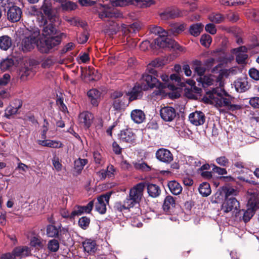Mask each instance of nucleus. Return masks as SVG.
<instances>
[{"instance_id":"1","label":"nucleus","mask_w":259,"mask_h":259,"mask_svg":"<svg viewBox=\"0 0 259 259\" xmlns=\"http://www.w3.org/2000/svg\"><path fill=\"white\" fill-rule=\"evenodd\" d=\"M61 42L59 37H51L42 40L39 30L37 28L26 29L18 44L19 49L23 52H29L37 46L38 50L42 53H48L53 47Z\"/></svg>"},{"instance_id":"2","label":"nucleus","mask_w":259,"mask_h":259,"mask_svg":"<svg viewBox=\"0 0 259 259\" xmlns=\"http://www.w3.org/2000/svg\"><path fill=\"white\" fill-rule=\"evenodd\" d=\"M207 95L210 103L217 108L225 107L232 110L240 108L239 106L232 104L233 98L225 91L223 87L213 89Z\"/></svg>"},{"instance_id":"3","label":"nucleus","mask_w":259,"mask_h":259,"mask_svg":"<svg viewBox=\"0 0 259 259\" xmlns=\"http://www.w3.org/2000/svg\"><path fill=\"white\" fill-rule=\"evenodd\" d=\"M31 13L37 16V20L40 26H44V29L42 30V35L46 37L49 36L46 39H50L51 37H58L60 38V37L58 36H53L56 33V29L53 26L52 23L53 22H51V23L49 25H47V20L45 17L44 16L43 14L39 11L36 6H33L31 8ZM61 40V39H60Z\"/></svg>"},{"instance_id":"4","label":"nucleus","mask_w":259,"mask_h":259,"mask_svg":"<svg viewBox=\"0 0 259 259\" xmlns=\"http://www.w3.org/2000/svg\"><path fill=\"white\" fill-rule=\"evenodd\" d=\"M114 6L113 4H102L99 1V2L96 5V10L98 14L99 17L103 20H106L121 17V14L114 8Z\"/></svg>"},{"instance_id":"5","label":"nucleus","mask_w":259,"mask_h":259,"mask_svg":"<svg viewBox=\"0 0 259 259\" xmlns=\"http://www.w3.org/2000/svg\"><path fill=\"white\" fill-rule=\"evenodd\" d=\"M160 77L164 81L163 83H161L163 87L160 88V90L168 88L169 90L174 91L177 89L178 85H182L181 79L177 74H172L169 77L167 75L163 74L160 76Z\"/></svg>"},{"instance_id":"6","label":"nucleus","mask_w":259,"mask_h":259,"mask_svg":"<svg viewBox=\"0 0 259 259\" xmlns=\"http://www.w3.org/2000/svg\"><path fill=\"white\" fill-rule=\"evenodd\" d=\"M155 76H157V74L154 75L152 74H149L145 73L143 74L142 80L143 82H145L146 85L143 87L144 90H148V88H156L160 90V88L163 86L160 82L157 79Z\"/></svg>"},{"instance_id":"7","label":"nucleus","mask_w":259,"mask_h":259,"mask_svg":"<svg viewBox=\"0 0 259 259\" xmlns=\"http://www.w3.org/2000/svg\"><path fill=\"white\" fill-rule=\"evenodd\" d=\"M113 100L112 105L116 110H119L124 107L125 102L128 99L127 97L123 96L120 92H115L111 95Z\"/></svg>"},{"instance_id":"8","label":"nucleus","mask_w":259,"mask_h":259,"mask_svg":"<svg viewBox=\"0 0 259 259\" xmlns=\"http://www.w3.org/2000/svg\"><path fill=\"white\" fill-rule=\"evenodd\" d=\"M110 194L106 193L97 198L95 203L96 210L101 214H104L106 211V206L108 204Z\"/></svg>"},{"instance_id":"9","label":"nucleus","mask_w":259,"mask_h":259,"mask_svg":"<svg viewBox=\"0 0 259 259\" xmlns=\"http://www.w3.org/2000/svg\"><path fill=\"white\" fill-rule=\"evenodd\" d=\"M189 121L195 126L203 125L205 121V114L200 111H195L189 115Z\"/></svg>"},{"instance_id":"10","label":"nucleus","mask_w":259,"mask_h":259,"mask_svg":"<svg viewBox=\"0 0 259 259\" xmlns=\"http://www.w3.org/2000/svg\"><path fill=\"white\" fill-rule=\"evenodd\" d=\"M160 115L164 121L170 122L176 117V111L172 107H164L160 109Z\"/></svg>"},{"instance_id":"11","label":"nucleus","mask_w":259,"mask_h":259,"mask_svg":"<svg viewBox=\"0 0 259 259\" xmlns=\"http://www.w3.org/2000/svg\"><path fill=\"white\" fill-rule=\"evenodd\" d=\"M156 158L164 163H169L173 160V155L170 151L165 148H160L156 152Z\"/></svg>"},{"instance_id":"12","label":"nucleus","mask_w":259,"mask_h":259,"mask_svg":"<svg viewBox=\"0 0 259 259\" xmlns=\"http://www.w3.org/2000/svg\"><path fill=\"white\" fill-rule=\"evenodd\" d=\"M247 49L245 46H241L232 50V53L235 54L236 61L238 64H245L248 58L246 54Z\"/></svg>"},{"instance_id":"13","label":"nucleus","mask_w":259,"mask_h":259,"mask_svg":"<svg viewBox=\"0 0 259 259\" xmlns=\"http://www.w3.org/2000/svg\"><path fill=\"white\" fill-rule=\"evenodd\" d=\"M144 188L145 185L144 183H140L137 184L130 190L129 193L130 197L140 202L143 196Z\"/></svg>"},{"instance_id":"14","label":"nucleus","mask_w":259,"mask_h":259,"mask_svg":"<svg viewBox=\"0 0 259 259\" xmlns=\"http://www.w3.org/2000/svg\"><path fill=\"white\" fill-rule=\"evenodd\" d=\"M119 138L123 142L132 144L135 142L136 135L132 129L127 128L121 131Z\"/></svg>"},{"instance_id":"15","label":"nucleus","mask_w":259,"mask_h":259,"mask_svg":"<svg viewBox=\"0 0 259 259\" xmlns=\"http://www.w3.org/2000/svg\"><path fill=\"white\" fill-rule=\"evenodd\" d=\"M168 35L161 36L155 40V43L160 48H174L176 47L177 43L174 40L168 38Z\"/></svg>"},{"instance_id":"16","label":"nucleus","mask_w":259,"mask_h":259,"mask_svg":"<svg viewBox=\"0 0 259 259\" xmlns=\"http://www.w3.org/2000/svg\"><path fill=\"white\" fill-rule=\"evenodd\" d=\"M252 198H254L248 197L247 203L248 208L244 211L243 214V220L245 223L248 222L250 220L254 215L256 210V209L254 207L255 204L254 203V199L253 200Z\"/></svg>"},{"instance_id":"17","label":"nucleus","mask_w":259,"mask_h":259,"mask_svg":"<svg viewBox=\"0 0 259 259\" xmlns=\"http://www.w3.org/2000/svg\"><path fill=\"white\" fill-rule=\"evenodd\" d=\"M239 207V202L235 198L226 199L222 206V209L225 212H228L233 209H237Z\"/></svg>"},{"instance_id":"18","label":"nucleus","mask_w":259,"mask_h":259,"mask_svg":"<svg viewBox=\"0 0 259 259\" xmlns=\"http://www.w3.org/2000/svg\"><path fill=\"white\" fill-rule=\"evenodd\" d=\"M21 10L17 6L11 7L7 13L8 18L12 22L18 21L21 18Z\"/></svg>"},{"instance_id":"19","label":"nucleus","mask_w":259,"mask_h":259,"mask_svg":"<svg viewBox=\"0 0 259 259\" xmlns=\"http://www.w3.org/2000/svg\"><path fill=\"white\" fill-rule=\"evenodd\" d=\"M41 10L48 17L50 22H53L55 20L56 16L53 13L52 4L49 1H44L41 7Z\"/></svg>"},{"instance_id":"20","label":"nucleus","mask_w":259,"mask_h":259,"mask_svg":"<svg viewBox=\"0 0 259 259\" xmlns=\"http://www.w3.org/2000/svg\"><path fill=\"white\" fill-rule=\"evenodd\" d=\"M139 202L136 200L134 199L133 198L129 196L124 200L123 203L120 202L116 203V207L120 211H122L123 209H129L131 207H134L136 204Z\"/></svg>"},{"instance_id":"21","label":"nucleus","mask_w":259,"mask_h":259,"mask_svg":"<svg viewBox=\"0 0 259 259\" xmlns=\"http://www.w3.org/2000/svg\"><path fill=\"white\" fill-rule=\"evenodd\" d=\"M15 102L17 104L15 106L10 105L5 110L4 116L8 119L11 118L13 116L16 114L18 110L22 106V103L20 100H16Z\"/></svg>"},{"instance_id":"22","label":"nucleus","mask_w":259,"mask_h":259,"mask_svg":"<svg viewBox=\"0 0 259 259\" xmlns=\"http://www.w3.org/2000/svg\"><path fill=\"white\" fill-rule=\"evenodd\" d=\"M13 251L16 257H19L20 258L28 256L31 253L30 248L26 246L17 247L14 249Z\"/></svg>"},{"instance_id":"23","label":"nucleus","mask_w":259,"mask_h":259,"mask_svg":"<svg viewBox=\"0 0 259 259\" xmlns=\"http://www.w3.org/2000/svg\"><path fill=\"white\" fill-rule=\"evenodd\" d=\"M94 118L93 115L89 112H83L79 115V121L81 124L89 128L91 125Z\"/></svg>"},{"instance_id":"24","label":"nucleus","mask_w":259,"mask_h":259,"mask_svg":"<svg viewBox=\"0 0 259 259\" xmlns=\"http://www.w3.org/2000/svg\"><path fill=\"white\" fill-rule=\"evenodd\" d=\"M142 90H143V88L139 84H136L126 97H128L129 101L139 99L142 96Z\"/></svg>"},{"instance_id":"25","label":"nucleus","mask_w":259,"mask_h":259,"mask_svg":"<svg viewBox=\"0 0 259 259\" xmlns=\"http://www.w3.org/2000/svg\"><path fill=\"white\" fill-rule=\"evenodd\" d=\"M198 81L201 82L203 85L204 87L205 85L209 86L211 85L214 84L215 83L216 85L219 84L218 81V76L212 75L203 76V77H199L197 78Z\"/></svg>"},{"instance_id":"26","label":"nucleus","mask_w":259,"mask_h":259,"mask_svg":"<svg viewBox=\"0 0 259 259\" xmlns=\"http://www.w3.org/2000/svg\"><path fill=\"white\" fill-rule=\"evenodd\" d=\"M37 143L41 146L53 148H59L63 146L62 143L59 141L44 139L38 140Z\"/></svg>"},{"instance_id":"27","label":"nucleus","mask_w":259,"mask_h":259,"mask_svg":"<svg viewBox=\"0 0 259 259\" xmlns=\"http://www.w3.org/2000/svg\"><path fill=\"white\" fill-rule=\"evenodd\" d=\"M234 84L238 92H244L249 89L248 82L244 78L237 79L234 82Z\"/></svg>"},{"instance_id":"28","label":"nucleus","mask_w":259,"mask_h":259,"mask_svg":"<svg viewBox=\"0 0 259 259\" xmlns=\"http://www.w3.org/2000/svg\"><path fill=\"white\" fill-rule=\"evenodd\" d=\"M132 120L137 123H142L145 118L144 113L140 109L133 110L131 114Z\"/></svg>"},{"instance_id":"29","label":"nucleus","mask_w":259,"mask_h":259,"mask_svg":"<svg viewBox=\"0 0 259 259\" xmlns=\"http://www.w3.org/2000/svg\"><path fill=\"white\" fill-rule=\"evenodd\" d=\"M167 186L170 192L174 195L180 194L182 191L181 185L176 181H171L168 182Z\"/></svg>"},{"instance_id":"30","label":"nucleus","mask_w":259,"mask_h":259,"mask_svg":"<svg viewBox=\"0 0 259 259\" xmlns=\"http://www.w3.org/2000/svg\"><path fill=\"white\" fill-rule=\"evenodd\" d=\"M181 12L177 9H174L171 11H166L160 14V17L162 19L174 18L181 16Z\"/></svg>"},{"instance_id":"31","label":"nucleus","mask_w":259,"mask_h":259,"mask_svg":"<svg viewBox=\"0 0 259 259\" xmlns=\"http://www.w3.org/2000/svg\"><path fill=\"white\" fill-rule=\"evenodd\" d=\"M233 74L234 70L233 69L221 70L219 75L218 76V81L219 82V87L221 88L224 87V77H227L229 75Z\"/></svg>"},{"instance_id":"32","label":"nucleus","mask_w":259,"mask_h":259,"mask_svg":"<svg viewBox=\"0 0 259 259\" xmlns=\"http://www.w3.org/2000/svg\"><path fill=\"white\" fill-rule=\"evenodd\" d=\"M88 96L91 100L93 105L96 106L98 104V99L100 96V92L96 89L90 90L88 92Z\"/></svg>"},{"instance_id":"33","label":"nucleus","mask_w":259,"mask_h":259,"mask_svg":"<svg viewBox=\"0 0 259 259\" xmlns=\"http://www.w3.org/2000/svg\"><path fill=\"white\" fill-rule=\"evenodd\" d=\"M147 191L149 196L153 198L158 197L161 192L159 187L153 184H150L148 185Z\"/></svg>"},{"instance_id":"34","label":"nucleus","mask_w":259,"mask_h":259,"mask_svg":"<svg viewBox=\"0 0 259 259\" xmlns=\"http://www.w3.org/2000/svg\"><path fill=\"white\" fill-rule=\"evenodd\" d=\"M96 242L91 239H87L82 242V246L85 251L91 253L96 249Z\"/></svg>"},{"instance_id":"35","label":"nucleus","mask_w":259,"mask_h":259,"mask_svg":"<svg viewBox=\"0 0 259 259\" xmlns=\"http://www.w3.org/2000/svg\"><path fill=\"white\" fill-rule=\"evenodd\" d=\"M12 45L11 38L7 36L4 35L0 37V48L3 50H7Z\"/></svg>"},{"instance_id":"36","label":"nucleus","mask_w":259,"mask_h":259,"mask_svg":"<svg viewBox=\"0 0 259 259\" xmlns=\"http://www.w3.org/2000/svg\"><path fill=\"white\" fill-rule=\"evenodd\" d=\"M193 67L194 71L199 76V77H203L205 68L202 66L201 62L200 61H195L193 63Z\"/></svg>"},{"instance_id":"37","label":"nucleus","mask_w":259,"mask_h":259,"mask_svg":"<svg viewBox=\"0 0 259 259\" xmlns=\"http://www.w3.org/2000/svg\"><path fill=\"white\" fill-rule=\"evenodd\" d=\"M199 193L203 196L206 197L210 194L211 189L210 185L206 182L202 183L199 188Z\"/></svg>"},{"instance_id":"38","label":"nucleus","mask_w":259,"mask_h":259,"mask_svg":"<svg viewBox=\"0 0 259 259\" xmlns=\"http://www.w3.org/2000/svg\"><path fill=\"white\" fill-rule=\"evenodd\" d=\"M203 25L201 23L193 24L190 27V32L192 35L197 36L201 33L203 30Z\"/></svg>"},{"instance_id":"39","label":"nucleus","mask_w":259,"mask_h":259,"mask_svg":"<svg viewBox=\"0 0 259 259\" xmlns=\"http://www.w3.org/2000/svg\"><path fill=\"white\" fill-rule=\"evenodd\" d=\"M61 7L63 11H71L75 10L77 8V5L75 3L66 0L62 2L61 5Z\"/></svg>"},{"instance_id":"40","label":"nucleus","mask_w":259,"mask_h":259,"mask_svg":"<svg viewBox=\"0 0 259 259\" xmlns=\"http://www.w3.org/2000/svg\"><path fill=\"white\" fill-rule=\"evenodd\" d=\"M88 160L86 159L78 158L74 162V168L78 172H80L84 166L87 163Z\"/></svg>"},{"instance_id":"41","label":"nucleus","mask_w":259,"mask_h":259,"mask_svg":"<svg viewBox=\"0 0 259 259\" xmlns=\"http://www.w3.org/2000/svg\"><path fill=\"white\" fill-rule=\"evenodd\" d=\"M59 228L53 225H49L47 228V234L50 237H56L58 236Z\"/></svg>"},{"instance_id":"42","label":"nucleus","mask_w":259,"mask_h":259,"mask_svg":"<svg viewBox=\"0 0 259 259\" xmlns=\"http://www.w3.org/2000/svg\"><path fill=\"white\" fill-rule=\"evenodd\" d=\"M133 164L136 169L145 171H149L151 170L150 166L145 162H134Z\"/></svg>"},{"instance_id":"43","label":"nucleus","mask_w":259,"mask_h":259,"mask_svg":"<svg viewBox=\"0 0 259 259\" xmlns=\"http://www.w3.org/2000/svg\"><path fill=\"white\" fill-rule=\"evenodd\" d=\"M161 65V62L159 61L158 60H155L152 61L147 66V70L149 73L155 75L157 74V71L152 67H158Z\"/></svg>"},{"instance_id":"44","label":"nucleus","mask_w":259,"mask_h":259,"mask_svg":"<svg viewBox=\"0 0 259 259\" xmlns=\"http://www.w3.org/2000/svg\"><path fill=\"white\" fill-rule=\"evenodd\" d=\"M150 31L152 33L158 35V37H160L161 36H163L164 35H168V31H166L161 27L157 26H154L151 27L150 29Z\"/></svg>"},{"instance_id":"45","label":"nucleus","mask_w":259,"mask_h":259,"mask_svg":"<svg viewBox=\"0 0 259 259\" xmlns=\"http://www.w3.org/2000/svg\"><path fill=\"white\" fill-rule=\"evenodd\" d=\"M30 244L36 249L41 248L44 246L42 241L40 237H33L31 238Z\"/></svg>"},{"instance_id":"46","label":"nucleus","mask_w":259,"mask_h":259,"mask_svg":"<svg viewBox=\"0 0 259 259\" xmlns=\"http://www.w3.org/2000/svg\"><path fill=\"white\" fill-rule=\"evenodd\" d=\"M59 248V243L57 240L52 239L48 242V248L52 252H56Z\"/></svg>"},{"instance_id":"47","label":"nucleus","mask_w":259,"mask_h":259,"mask_svg":"<svg viewBox=\"0 0 259 259\" xmlns=\"http://www.w3.org/2000/svg\"><path fill=\"white\" fill-rule=\"evenodd\" d=\"M223 192L225 193L226 199H229L228 197L231 196H235L238 194V191L232 187H225L223 188Z\"/></svg>"},{"instance_id":"48","label":"nucleus","mask_w":259,"mask_h":259,"mask_svg":"<svg viewBox=\"0 0 259 259\" xmlns=\"http://www.w3.org/2000/svg\"><path fill=\"white\" fill-rule=\"evenodd\" d=\"M175 204V200L170 195L167 196L164 201L163 208L164 209H169L170 206H174Z\"/></svg>"},{"instance_id":"49","label":"nucleus","mask_w":259,"mask_h":259,"mask_svg":"<svg viewBox=\"0 0 259 259\" xmlns=\"http://www.w3.org/2000/svg\"><path fill=\"white\" fill-rule=\"evenodd\" d=\"M13 65V61L11 59H5L0 63V69L6 71Z\"/></svg>"},{"instance_id":"50","label":"nucleus","mask_w":259,"mask_h":259,"mask_svg":"<svg viewBox=\"0 0 259 259\" xmlns=\"http://www.w3.org/2000/svg\"><path fill=\"white\" fill-rule=\"evenodd\" d=\"M209 19L212 22L219 23L223 21L224 18L219 13H212L209 16Z\"/></svg>"},{"instance_id":"51","label":"nucleus","mask_w":259,"mask_h":259,"mask_svg":"<svg viewBox=\"0 0 259 259\" xmlns=\"http://www.w3.org/2000/svg\"><path fill=\"white\" fill-rule=\"evenodd\" d=\"M211 41V37L208 34H203L201 36L200 38L201 44L205 47H208Z\"/></svg>"},{"instance_id":"52","label":"nucleus","mask_w":259,"mask_h":259,"mask_svg":"<svg viewBox=\"0 0 259 259\" xmlns=\"http://www.w3.org/2000/svg\"><path fill=\"white\" fill-rule=\"evenodd\" d=\"M248 194L249 195V197H254V203L255 206L254 207L256 209L257 208H259V195L257 193L256 191L249 190L248 191ZM253 200L254 198H252Z\"/></svg>"},{"instance_id":"53","label":"nucleus","mask_w":259,"mask_h":259,"mask_svg":"<svg viewBox=\"0 0 259 259\" xmlns=\"http://www.w3.org/2000/svg\"><path fill=\"white\" fill-rule=\"evenodd\" d=\"M184 30V26L183 25H176L172 28L168 30V35H176L179 33Z\"/></svg>"},{"instance_id":"54","label":"nucleus","mask_w":259,"mask_h":259,"mask_svg":"<svg viewBox=\"0 0 259 259\" xmlns=\"http://www.w3.org/2000/svg\"><path fill=\"white\" fill-rule=\"evenodd\" d=\"M215 160L219 165L223 167L228 166L229 163V159L225 156L217 157Z\"/></svg>"},{"instance_id":"55","label":"nucleus","mask_w":259,"mask_h":259,"mask_svg":"<svg viewBox=\"0 0 259 259\" xmlns=\"http://www.w3.org/2000/svg\"><path fill=\"white\" fill-rule=\"evenodd\" d=\"M83 211V208L81 206H75L73 210L70 213V219H73L76 216H78L81 215Z\"/></svg>"},{"instance_id":"56","label":"nucleus","mask_w":259,"mask_h":259,"mask_svg":"<svg viewBox=\"0 0 259 259\" xmlns=\"http://www.w3.org/2000/svg\"><path fill=\"white\" fill-rule=\"evenodd\" d=\"M32 70L28 67H22L20 70V74L21 78L23 79L26 78L28 76L31 75Z\"/></svg>"},{"instance_id":"57","label":"nucleus","mask_w":259,"mask_h":259,"mask_svg":"<svg viewBox=\"0 0 259 259\" xmlns=\"http://www.w3.org/2000/svg\"><path fill=\"white\" fill-rule=\"evenodd\" d=\"M112 3L115 6L123 7L126 5L132 4L133 0H112Z\"/></svg>"},{"instance_id":"58","label":"nucleus","mask_w":259,"mask_h":259,"mask_svg":"<svg viewBox=\"0 0 259 259\" xmlns=\"http://www.w3.org/2000/svg\"><path fill=\"white\" fill-rule=\"evenodd\" d=\"M90 220L86 217L81 218L78 221V224L83 229H85L89 225Z\"/></svg>"},{"instance_id":"59","label":"nucleus","mask_w":259,"mask_h":259,"mask_svg":"<svg viewBox=\"0 0 259 259\" xmlns=\"http://www.w3.org/2000/svg\"><path fill=\"white\" fill-rule=\"evenodd\" d=\"M52 164L56 170L60 171L62 169V165L58 157L55 156L53 158Z\"/></svg>"},{"instance_id":"60","label":"nucleus","mask_w":259,"mask_h":259,"mask_svg":"<svg viewBox=\"0 0 259 259\" xmlns=\"http://www.w3.org/2000/svg\"><path fill=\"white\" fill-rule=\"evenodd\" d=\"M212 167V171L218 174L219 175H224L227 174V170L224 168L218 166L215 164H213Z\"/></svg>"},{"instance_id":"61","label":"nucleus","mask_w":259,"mask_h":259,"mask_svg":"<svg viewBox=\"0 0 259 259\" xmlns=\"http://www.w3.org/2000/svg\"><path fill=\"white\" fill-rule=\"evenodd\" d=\"M105 172L108 178H113L115 176L116 169L112 165H110L105 170Z\"/></svg>"},{"instance_id":"62","label":"nucleus","mask_w":259,"mask_h":259,"mask_svg":"<svg viewBox=\"0 0 259 259\" xmlns=\"http://www.w3.org/2000/svg\"><path fill=\"white\" fill-rule=\"evenodd\" d=\"M49 123L46 119L44 120V124L41 128V137L43 139H46V134L49 130Z\"/></svg>"},{"instance_id":"63","label":"nucleus","mask_w":259,"mask_h":259,"mask_svg":"<svg viewBox=\"0 0 259 259\" xmlns=\"http://www.w3.org/2000/svg\"><path fill=\"white\" fill-rule=\"evenodd\" d=\"M249 74L252 79L258 80H259V71L255 68H251L249 71Z\"/></svg>"},{"instance_id":"64","label":"nucleus","mask_w":259,"mask_h":259,"mask_svg":"<svg viewBox=\"0 0 259 259\" xmlns=\"http://www.w3.org/2000/svg\"><path fill=\"white\" fill-rule=\"evenodd\" d=\"M249 104L254 108H259V97L251 98L249 100Z\"/></svg>"}]
</instances>
